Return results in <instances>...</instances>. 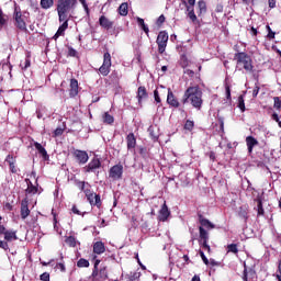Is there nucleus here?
<instances>
[{"label":"nucleus","mask_w":281,"mask_h":281,"mask_svg":"<svg viewBox=\"0 0 281 281\" xmlns=\"http://www.w3.org/2000/svg\"><path fill=\"white\" fill-rule=\"evenodd\" d=\"M29 16H30V12L27 11L21 12V7L15 4L14 12H13L14 25L21 32L27 33V23H25V21H27Z\"/></svg>","instance_id":"20e7f679"},{"label":"nucleus","mask_w":281,"mask_h":281,"mask_svg":"<svg viewBox=\"0 0 281 281\" xmlns=\"http://www.w3.org/2000/svg\"><path fill=\"white\" fill-rule=\"evenodd\" d=\"M8 232V229H5V226L0 225V236L3 235L5 236V233Z\"/></svg>","instance_id":"e2e57ef3"},{"label":"nucleus","mask_w":281,"mask_h":281,"mask_svg":"<svg viewBox=\"0 0 281 281\" xmlns=\"http://www.w3.org/2000/svg\"><path fill=\"white\" fill-rule=\"evenodd\" d=\"M191 103L193 109L201 111L203 108V90L199 86L189 87L183 94L182 104Z\"/></svg>","instance_id":"f257e3e1"},{"label":"nucleus","mask_w":281,"mask_h":281,"mask_svg":"<svg viewBox=\"0 0 281 281\" xmlns=\"http://www.w3.org/2000/svg\"><path fill=\"white\" fill-rule=\"evenodd\" d=\"M189 19L194 23L196 21V14L194 11L188 13Z\"/></svg>","instance_id":"6e6d98bb"},{"label":"nucleus","mask_w":281,"mask_h":281,"mask_svg":"<svg viewBox=\"0 0 281 281\" xmlns=\"http://www.w3.org/2000/svg\"><path fill=\"white\" fill-rule=\"evenodd\" d=\"M54 229L58 232V220L56 218V214H54Z\"/></svg>","instance_id":"bf43d9fd"},{"label":"nucleus","mask_w":281,"mask_h":281,"mask_svg":"<svg viewBox=\"0 0 281 281\" xmlns=\"http://www.w3.org/2000/svg\"><path fill=\"white\" fill-rule=\"evenodd\" d=\"M68 56H71L72 58H76L78 56V50L74 49L72 47L68 48Z\"/></svg>","instance_id":"c03bdc74"},{"label":"nucleus","mask_w":281,"mask_h":281,"mask_svg":"<svg viewBox=\"0 0 281 281\" xmlns=\"http://www.w3.org/2000/svg\"><path fill=\"white\" fill-rule=\"evenodd\" d=\"M5 23H8V16L1 15L0 16V25H5Z\"/></svg>","instance_id":"4d7b16f0"},{"label":"nucleus","mask_w":281,"mask_h":281,"mask_svg":"<svg viewBox=\"0 0 281 281\" xmlns=\"http://www.w3.org/2000/svg\"><path fill=\"white\" fill-rule=\"evenodd\" d=\"M258 93H260V87L256 86L254 91H252V95L254 98H257L258 97Z\"/></svg>","instance_id":"13d9d810"},{"label":"nucleus","mask_w":281,"mask_h":281,"mask_svg":"<svg viewBox=\"0 0 281 281\" xmlns=\"http://www.w3.org/2000/svg\"><path fill=\"white\" fill-rule=\"evenodd\" d=\"M76 5H78V0H58L57 14L59 23L67 20L69 21V19H71V12L76 10Z\"/></svg>","instance_id":"f03ea898"},{"label":"nucleus","mask_w":281,"mask_h":281,"mask_svg":"<svg viewBox=\"0 0 281 281\" xmlns=\"http://www.w3.org/2000/svg\"><path fill=\"white\" fill-rule=\"evenodd\" d=\"M248 153H254V146H258V140L254 136L246 137Z\"/></svg>","instance_id":"a211bd4d"},{"label":"nucleus","mask_w":281,"mask_h":281,"mask_svg":"<svg viewBox=\"0 0 281 281\" xmlns=\"http://www.w3.org/2000/svg\"><path fill=\"white\" fill-rule=\"evenodd\" d=\"M127 278L130 281L139 280V278H142V272H139V271L130 272L127 274Z\"/></svg>","instance_id":"c85d7f7f"},{"label":"nucleus","mask_w":281,"mask_h":281,"mask_svg":"<svg viewBox=\"0 0 281 281\" xmlns=\"http://www.w3.org/2000/svg\"><path fill=\"white\" fill-rule=\"evenodd\" d=\"M40 280L42 281H49V273L48 272H44L41 274Z\"/></svg>","instance_id":"8fccbe9b"},{"label":"nucleus","mask_w":281,"mask_h":281,"mask_svg":"<svg viewBox=\"0 0 281 281\" xmlns=\"http://www.w3.org/2000/svg\"><path fill=\"white\" fill-rule=\"evenodd\" d=\"M243 280L249 281V279L247 278V269L244 270Z\"/></svg>","instance_id":"338daca9"},{"label":"nucleus","mask_w":281,"mask_h":281,"mask_svg":"<svg viewBox=\"0 0 281 281\" xmlns=\"http://www.w3.org/2000/svg\"><path fill=\"white\" fill-rule=\"evenodd\" d=\"M180 65L183 68L188 67V57L186 55H181V57H180Z\"/></svg>","instance_id":"ea45409f"},{"label":"nucleus","mask_w":281,"mask_h":281,"mask_svg":"<svg viewBox=\"0 0 281 281\" xmlns=\"http://www.w3.org/2000/svg\"><path fill=\"white\" fill-rule=\"evenodd\" d=\"M257 214L258 216H265V209L262 207V201H258L257 204Z\"/></svg>","instance_id":"72a5a7b5"},{"label":"nucleus","mask_w":281,"mask_h":281,"mask_svg":"<svg viewBox=\"0 0 281 281\" xmlns=\"http://www.w3.org/2000/svg\"><path fill=\"white\" fill-rule=\"evenodd\" d=\"M30 216V207L27 206V200L21 202V218L25 221Z\"/></svg>","instance_id":"dca6fc26"},{"label":"nucleus","mask_w":281,"mask_h":281,"mask_svg":"<svg viewBox=\"0 0 281 281\" xmlns=\"http://www.w3.org/2000/svg\"><path fill=\"white\" fill-rule=\"evenodd\" d=\"M69 95H70V98H76V95H78V80L77 79L70 80Z\"/></svg>","instance_id":"f3484780"},{"label":"nucleus","mask_w":281,"mask_h":281,"mask_svg":"<svg viewBox=\"0 0 281 281\" xmlns=\"http://www.w3.org/2000/svg\"><path fill=\"white\" fill-rule=\"evenodd\" d=\"M34 147L40 153V155L43 157V159H49V156L47 155V150L45 149V147H43V145L35 142Z\"/></svg>","instance_id":"aec40b11"},{"label":"nucleus","mask_w":281,"mask_h":281,"mask_svg":"<svg viewBox=\"0 0 281 281\" xmlns=\"http://www.w3.org/2000/svg\"><path fill=\"white\" fill-rule=\"evenodd\" d=\"M136 21H137L139 27H142V30L145 32V34H148V32H149L148 25H146V23L144 22V19L136 18Z\"/></svg>","instance_id":"c756f323"},{"label":"nucleus","mask_w":281,"mask_h":281,"mask_svg":"<svg viewBox=\"0 0 281 281\" xmlns=\"http://www.w3.org/2000/svg\"><path fill=\"white\" fill-rule=\"evenodd\" d=\"M156 43L158 45L159 54H164V52H166V47H168V33L161 31L157 36Z\"/></svg>","instance_id":"0eeeda50"},{"label":"nucleus","mask_w":281,"mask_h":281,"mask_svg":"<svg viewBox=\"0 0 281 281\" xmlns=\"http://www.w3.org/2000/svg\"><path fill=\"white\" fill-rule=\"evenodd\" d=\"M14 164L15 162L9 165V168H10L11 172H13V175L16 173V166Z\"/></svg>","instance_id":"0e129e2a"},{"label":"nucleus","mask_w":281,"mask_h":281,"mask_svg":"<svg viewBox=\"0 0 281 281\" xmlns=\"http://www.w3.org/2000/svg\"><path fill=\"white\" fill-rule=\"evenodd\" d=\"M81 190L85 192L90 205H95L97 207H100L102 205V201L100 200V195L91 192V186L87 182H81Z\"/></svg>","instance_id":"39448f33"},{"label":"nucleus","mask_w":281,"mask_h":281,"mask_svg":"<svg viewBox=\"0 0 281 281\" xmlns=\"http://www.w3.org/2000/svg\"><path fill=\"white\" fill-rule=\"evenodd\" d=\"M99 74L101 76H109L111 74V54L109 52L103 55V64L99 68Z\"/></svg>","instance_id":"423d86ee"},{"label":"nucleus","mask_w":281,"mask_h":281,"mask_svg":"<svg viewBox=\"0 0 281 281\" xmlns=\"http://www.w3.org/2000/svg\"><path fill=\"white\" fill-rule=\"evenodd\" d=\"M138 102L146 100L148 98V92L146 91V87H139L137 90Z\"/></svg>","instance_id":"5701e85b"},{"label":"nucleus","mask_w":281,"mask_h":281,"mask_svg":"<svg viewBox=\"0 0 281 281\" xmlns=\"http://www.w3.org/2000/svg\"><path fill=\"white\" fill-rule=\"evenodd\" d=\"M266 27H267V31H268V38H270V40L276 38V32H273L271 30V26L267 25Z\"/></svg>","instance_id":"37998d69"},{"label":"nucleus","mask_w":281,"mask_h":281,"mask_svg":"<svg viewBox=\"0 0 281 281\" xmlns=\"http://www.w3.org/2000/svg\"><path fill=\"white\" fill-rule=\"evenodd\" d=\"M274 109H281V100L278 97H274Z\"/></svg>","instance_id":"de8ad7c7"},{"label":"nucleus","mask_w":281,"mask_h":281,"mask_svg":"<svg viewBox=\"0 0 281 281\" xmlns=\"http://www.w3.org/2000/svg\"><path fill=\"white\" fill-rule=\"evenodd\" d=\"M124 173V167L122 165H115L110 169L109 177L114 181L122 179V175Z\"/></svg>","instance_id":"6e6552de"},{"label":"nucleus","mask_w":281,"mask_h":281,"mask_svg":"<svg viewBox=\"0 0 281 281\" xmlns=\"http://www.w3.org/2000/svg\"><path fill=\"white\" fill-rule=\"evenodd\" d=\"M30 65H31L30 58H25L24 63L20 64V67H22V69H27Z\"/></svg>","instance_id":"a18cd8bd"},{"label":"nucleus","mask_w":281,"mask_h":281,"mask_svg":"<svg viewBox=\"0 0 281 281\" xmlns=\"http://www.w3.org/2000/svg\"><path fill=\"white\" fill-rule=\"evenodd\" d=\"M117 10L121 16H126L128 14V3L123 2Z\"/></svg>","instance_id":"393cba45"},{"label":"nucleus","mask_w":281,"mask_h":281,"mask_svg":"<svg viewBox=\"0 0 281 281\" xmlns=\"http://www.w3.org/2000/svg\"><path fill=\"white\" fill-rule=\"evenodd\" d=\"M168 216H170V210H168V205L164 202L159 211V221L166 222L168 221Z\"/></svg>","instance_id":"4468645a"},{"label":"nucleus","mask_w":281,"mask_h":281,"mask_svg":"<svg viewBox=\"0 0 281 281\" xmlns=\"http://www.w3.org/2000/svg\"><path fill=\"white\" fill-rule=\"evenodd\" d=\"M66 244H68L69 247H76V245H78V240H76V237L69 236L66 239Z\"/></svg>","instance_id":"473e14b6"},{"label":"nucleus","mask_w":281,"mask_h":281,"mask_svg":"<svg viewBox=\"0 0 281 281\" xmlns=\"http://www.w3.org/2000/svg\"><path fill=\"white\" fill-rule=\"evenodd\" d=\"M74 157L77 159L78 164L85 165L89 161V154L85 150L77 149L74 151Z\"/></svg>","instance_id":"9d476101"},{"label":"nucleus","mask_w":281,"mask_h":281,"mask_svg":"<svg viewBox=\"0 0 281 281\" xmlns=\"http://www.w3.org/2000/svg\"><path fill=\"white\" fill-rule=\"evenodd\" d=\"M200 256H201L204 265H210V260H207V257H205V252L200 251Z\"/></svg>","instance_id":"864d4df0"},{"label":"nucleus","mask_w":281,"mask_h":281,"mask_svg":"<svg viewBox=\"0 0 281 281\" xmlns=\"http://www.w3.org/2000/svg\"><path fill=\"white\" fill-rule=\"evenodd\" d=\"M0 249H3L4 251H8V249H10V246L8 245V240L0 239Z\"/></svg>","instance_id":"a19ab883"},{"label":"nucleus","mask_w":281,"mask_h":281,"mask_svg":"<svg viewBox=\"0 0 281 281\" xmlns=\"http://www.w3.org/2000/svg\"><path fill=\"white\" fill-rule=\"evenodd\" d=\"M165 22H166V16H164V14H162V15H160V16L158 18L157 23H158L159 25H161V23H165Z\"/></svg>","instance_id":"680f3d73"},{"label":"nucleus","mask_w":281,"mask_h":281,"mask_svg":"<svg viewBox=\"0 0 281 281\" xmlns=\"http://www.w3.org/2000/svg\"><path fill=\"white\" fill-rule=\"evenodd\" d=\"M104 251H106V248L104 247V243H102V241L94 243V245H93L94 254L100 255V254H104Z\"/></svg>","instance_id":"6ab92c4d"},{"label":"nucleus","mask_w":281,"mask_h":281,"mask_svg":"<svg viewBox=\"0 0 281 281\" xmlns=\"http://www.w3.org/2000/svg\"><path fill=\"white\" fill-rule=\"evenodd\" d=\"M4 240H7V243H12V240H19V237H16V231H8L4 234Z\"/></svg>","instance_id":"4be33fe9"},{"label":"nucleus","mask_w":281,"mask_h":281,"mask_svg":"<svg viewBox=\"0 0 281 281\" xmlns=\"http://www.w3.org/2000/svg\"><path fill=\"white\" fill-rule=\"evenodd\" d=\"M72 214H77L78 216H82V213L80 212V210H78V206L72 205L71 209Z\"/></svg>","instance_id":"3c124183"},{"label":"nucleus","mask_w":281,"mask_h":281,"mask_svg":"<svg viewBox=\"0 0 281 281\" xmlns=\"http://www.w3.org/2000/svg\"><path fill=\"white\" fill-rule=\"evenodd\" d=\"M36 192H38V189L36 187H34L32 183H30L26 189V193L27 194H36Z\"/></svg>","instance_id":"f704fd0d"},{"label":"nucleus","mask_w":281,"mask_h":281,"mask_svg":"<svg viewBox=\"0 0 281 281\" xmlns=\"http://www.w3.org/2000/svg\"><path fill=\"white\" fill-rule=\"evenodd\" d=\"M79 2L81 3L87 16H89V4H87V0H79Z\"/></svg>","instance_id":"58836bf2"},{"label":"nucleus","mask_w":281,"mask_h":281,"mask_svg":"<svg viewBox=\"0 0 281 281\" xmlns=\"http://www.w3.org/2000/svg\"><path fill=\"white\" fill-rule=\"evenodd\" d=\"M236 69L243 71L245 69L246 74H251L254 71V61L247 53L235 54Z\"/></svg>","instance_id":"7ed1b4c3"},{"label":"nucleus","mask_w":281,"mask_h":281,"mask_svg":"<svg viewBox=\"0 0 281 281\" xmlns=\"http://www.w3.org/2000/svg\"><path fill=\"white\" fill-rule=\"evenodd\" d=\"M102 167V161L100 158L94 157L91 161L83 168L85 172H95L98 169Z\"/></svg>","instance_id":"1a4fd4ad"},{"label":"nucleus","mask_w":281,"mask_h":281,"mask_svg":"<svg viewBox=\"0 0 281 281\" xmlns=\"http://www.w3.org/2000/svg\"><path fill=\"white\" fill-rule=\"evenodd\" d=\"M61 23L63 24L58 27L57 32L53 36L55 41H57V38H60V36H65V31L67 30V27H69V20H61Z\"/></svg>","instance_id":"9b49d317"},{"label":"nucleus","mask_w":281,"mask_h":281,"mask_svg":"<svg viewBox=\"0 0 281 281\" xmlns=\"http://www.w3.org/2000/svg\"><path fill=\"white\" fill-rule=\"evenodd\" d=\"M77 267H80V268L89 267V260L82 259V258L79 259L77 262Z\"/></svg>","instance_id":"c9c22d12"},{"label":"nucleus","mask_w":281,"mask_h":281,"mask_svg":"<svg viewBox=\"0 0 281 281\" xmlns=\"http://www.w3.org/2000/svg\"><path fill=\"white\" fill-rule=\"evenodd\" d=\"M199 221L202 227H206L207 229H214L215 227L214 224L210 222V220L203 217V215H200Z\"/></svg>","instance_id":"412c9836"},{"label":"nucleus","mask_w":281,"mask_h":281,"mask_svg":"<svg viewBox=\"0 0 281 281\" xmlns=\"http://www.w3.org/2000/svg\"><path fill=\"white\" fill-rule=\"evenodd\" d=\"M103 122L105 124H113V122H115V119L113 117V115L105 112L104 115H103Z\"/></svg>","instance_id":"7c9ffc66"},{"label":"nucleus","mask_w":281,"mask_h":281,"mask_svg":"<svg viewBox=\"0 0 281 281\" xmlns=\"http://www.w3.org/2000/svg\"><path fill=\"white\" fill-rule=\"evenodd\" d=\"M40 5L42 10H49L54 8V0H41Z\"/></svg>","instance_id":"b1692460"},{"label":"nucleus","mask_w":281,"mask_h":281,"mask_svg":"<svg viewBox=\"0 0 281 281\" xmlns=\"http://www.w3.org/2000/svg\"><path fill=\"white\" fill-rule=\"evenodd\" d=\"M99 24L103 30H111L113 27V21L109 20V18L104 15L100 16Z\"/></svg>","instance_id":"ddd939ff"},{"label":"nucleus","mask_w":281,"mask_h":281,"mask_svg":"<svg viewBox=\"0 0 281 281\" xmlns=\"http://www.w3.org/2000/svg\"><path fill=\"white\" fill-rule=\"evenodd\" d=\"M240 218H244V221H247L249 218L247 206H241L238 212Z\"/></svg>","instance_id":"cd10ccee"},{"label":"nucleus","mask_w":281,"mask_h":281,"mask_svg":"<svg viewBox=\"0 0 281 281\" xmlns=\"http://www.w3.org/2000/svg\"><path fill=\"white\" fill-rule=\"evenodd\" d=\"M228 251H231L232 254H238V246L236 244H229L227 246Z\"/></svg>","instance_id":"e433bc0d"},{"label":"nucleus","mask_w":281,"mask_h":281,"mask_svg":"<svg viewBox=\"0 0 281 281\" xmlns=\"http://www.w3.org/2000/svg\"><path fill=\"white\" fill-rule=\"evenodd\" d=\"M183 3H184V5H187V12L188 13L194 12V5H192V4L188 5V2L186 0H183Z\"/></svg>","instance_id":"09e8293b"},{"label":"nucleus","mask_w":281,"mask_h":281,"mask_svg":"<svg viewBox=\"0 0 281 281\" xmlns=\"http://www.w3.org/2000/svg\"><path fill=\"white\" fill-rule=\"evenodd\" d=\"M154 98H155V102H157V104H161V98L159 97L158 90L154 91Z\"/></svg>","instance_id":"49530a36"},{"label":"nucleus","mask_w":281,"mask_h":281,"mask_svg":"<svg viewBox=\"0 0 281 281\" xmlns=\"http://www.w3.org/2000/svg\"><path fill=\"white\" fill-rule=\"evenodd\" d=\"M226 98L227 100L232 98V90L229 89V87H226Z\"/></svg>","instance_id":"69168bd1"},{"label":"nucleus","mask_w":281,"mask_h":281,"mask_svg":"<svg viewBox=\"0 0 281 281\" xmlns=\"http://www.w3.org/2000/svg\"><path fill=\"white\" fill-rule=\"evenodd\" d=\"M5 161H7V164H9V166L11 164H16V159L12 155H8L7 158H5Z\"/></svg>","instance_id":"79ce46f5"},{"label":"nucleus","mask_w":281,"mask_h":281,"mask_svg":"<svg viewBox=\"0 0 281 281\" xmlns=\"http://www.w3.org/2000/svg\"><path fill=\"white\" fill-rule=\"evenodd\" d=\"M269 8H276V0H269Z\"/></svg>","instance_id":"774afa93"},{"label":"nucleus","mask_w":281,"mask_h":281,"mask_svg":"<svg viewBox=\"0 0 281 281\" xmlns=\"http://www.w3.org/2000/svg\"><path fill=\"white\" fill-rule=\"evenodd\" d=\"M55 137L63 135V128H56L54 132Z\"/></svg>","instance_id":"052dcab7"},{"label":"nucleus","mask_w":281,"mask_h":281,"mask_svg":"<svg viewBox=\"0 0 281 281\" xmlns=\"http://www.w3.org/2000/svg\"><path fill=\"white\" fill-rule=\"evenodd\" d=\"M218 122H220V128L221 131H225V121L223 117H218Z\"/></svg>","instance_id":"5fc2aeb1"},{"label":"nucleus","mask_w":281,"mask_h":281,"mask_svg":"<svg viewBox=\"0 0 281 281\" xmlns=\"http://www.w3.org/2000/svg\"><path fill=\"white\" fill-rule=\"evenodd\" d=\"M198 8H199V14H205L207 12V4H205V1L200 0L198 2Z\"/></svg>","instance_id":"bb28decb"},{"label":"nucleus","mask_w":281,"mask_h":281,"mask_svg":"<svg viewBox=\"0 0 281 281\" xmlns=\"http://www.w3.org/2000/svg\"><path fill=\"white\" fill-rule=\"evenodd\" d=\"M199 232H200V240H210V234L207 233V231H205V228H203V226L199 227Z\"/></svg>","instance_id":"a878e982"},{"label":"nucleus","mask_w":281,"mask_h":281,"mask_svg":"<svg viewBox=\"0 0 281 281\" xmlns=\"http://www.w3.org/2000/svg\"><path fill=\"white\" fill-rule=\"evenodd\" d=\"M184 128L186 131H192L194 128V122L193 121H190L188 120L184 124Z\"/></svg>","instance_id":"4c0bfd02"},{"label":"nucleus","mask_w":281,"mask_h":281,"mask_svg":"<svg viewBox=\"0 0 281 281\" xmlns=\"http://www.w3.org/2000/svg\"><path fill=\"white\" fill-rule=\"evenodd\" d=\"M238 109H240L241 113H245V97H238Z\"/></svg>","instance_id":"2f4dec72"},{"label":"nucleus","mask_w":281,"mask_h":281,"mask_svg":"<svg viewBox=\"0 0 281 281\" xmlns=\"http://www.w3.org/2000/svg\"><path fill=\"white\" fill-rule=\"evenodd\" d=\"M167 103L169 106H173V109H179V100L175 98V93H172L170 88L168 89Z\"/></svg>","instance_id":"f8f14e48"},{"label":"nucleus","mask_w":281,"mask_h":281,"mask_svg":"<svg viewBox=\"0 0 281 281\" xmlns=\"http://www.w3.org/2000/svg\"><path fill=\"white\" fill-rule=\"evenodd\" d=\"M200 244L202 245L203 249L210 251V245H207V239H204L202 241L200 240Z\"/></svg>","instance_id":"603ef678"},{"label":"nucleus","mask_w":281,"mask_h":281,"mask_svg":"<svg viewBox=\"0 0 281 281\" xmlns=\"http://www.w3.org/2000/svg\"><path fill=\"white\" fill-rule=\"evenodd\" d=\"M127 142V150H133L135 146H137V138H135V134L130 133L126 137Z\"/></svg>","instance_id":"2eb2a0df"}]
</instances>
